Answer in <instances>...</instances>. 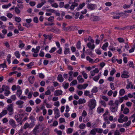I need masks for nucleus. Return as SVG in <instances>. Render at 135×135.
<instances>
[{
  "mask_svg": "<svg viewBox=\"0 0 135 135\" xmlns=\"http://www.w3.org/2000/svg\"><path fill=\"white\" fill-rule=\"evenodd\" d=\"M41 126L40 124L35 126L32 132L33 135H38L39 133L43 130L44 128L40 127Z\"/></svg>",
  "mask_w": 135,
  "mask_h": 135,
  "instance_id": "1",
  "label": "nucleus"
},
{
  "mask_svg": "<svg viewBox=\"0 0 135 135\" xmlns=\"http://www.w3.org/2000/svg\"><path fill=\"white\" fill-rule=\"evenodd\" d=\"M88 106L89 107L90 110L94 109L96 105V102L94 99H91L90 101L88 102Z\"/></svg>",
  "mask_w": 135,
  "mask_h": 135,
  "instance_id": "2",
  "label": "nucleus"
},
{
  "mask_svg": "<svg viewBox=\"0 0 135 135\" xmlns=\"http://www.w3.org/2000/svg\"><path fill=\"white\" fill-rule=\"evenodd\" d=\"M66 28V29L64 30L65 31H74L78 29V27L74 26H71L67 27Z\"/></svg>",
  "mask_w": 135,
  "mask_h": 135,
  "instance_id": "3",
  "label": "nucleus"
},
{
  "mask_svg": "<svg viewBox=\"0 0 135 135\" xmlns=\"http://www.w3.org/2000/svg\"><path fill=\"white\" fill-rule=\"evenodd\" d=\"M13 105L12 104H10L7 107V110L9 111V114L12 115L13 114Z\"/></svg>",
  "mask_w": 135,
  "mask_h": 135,
  "instance_id": "4",
  "label": "nucleus"
},
{
  "mask_svg": "<svg viewBox=\"0 0 135 135\" xmlns=\"http://www.w3.org/2000/svg\"><path fill=\"white\" fill-rule=\"evenodd\" d=\"M46 11L49 12L54 13L56 16H59L60 14L59 12H57L56 10L52 9H46Z\"/></svg>",
  "mask_w": 135,
  "mask_h": 135,
  "instance_id": "5",
  "label": "nucleus"
},
{
  "mask_svg": "<svg viewBox=\"0 0 135 135\" xmlns=\"http://www.w3.org/2000/svg\"><path fill=\"white\" fill-rule=\"evenodd\" d=\"M97 7V6L95 4L90 3L89 4H88L87 5L88 8L89 9L92 10H95Z\"/></svg>",
  "mask_w": 135,
  "mask_h": 135,
  "instance_id": "6",
  "label": "nucleus"
},
{
  "mask_svg": "<svg viewBox=\"0 0 135 135\" xmlns=\"http://www.w3.org/2000/svg\"><path fill=\"white\" fill-rule=\"evenodd\" d=\"M131 120H129L127 123H124L123 125L122 124H118L117 126L119 127H122L126 128L127 127L129 126L131 124Z\"/></svg>",
  "mask_w": 135,
  "mask_h": 135,
  "instance_id": "7",
  "label": "nucleus"
},
{
  "mask_svg": "<svg viewBox=\"0 0 135 135\" xmlns=\"http://www.w3.org/2000/svg\"><path fill=\"white\" fill-rule=\"evenodd\" d=\"M9 124L14 128L16 127V125L15 121L12 119H11L9 121Z\"/></svg>",
  "mask_w": 135,
  "mask_h": 135,
  "instance_id": "8",
  "label": "nucleus"
},
{
  "mask_svg": "<svg viewBox=\"0 0 135 135\" xmlns=\"http://www.w3.org/2000/svg\"><path fill=\"white\" fill-rule=\"evenodd\" d=\"M1 89L2 91L0 90V93H2L3 91L8 90L9 89V87L8 86L3 85L2 86Z\"/></svg>",
  "mask_w": 135,
  "mask_h": 135,
  "instance_id": "9",
  "label": "nucleus"
},
{
  "mask_svg": "<svg viewBox=\"0 0 135 135\" xmlns=\"http://www.w3.org/2000/svg\"><path fill=\"white\" fill-rule=\"evenodd\" d=\"M118 107L114 106V105H111L110 107L111 111L112 112H116L118 109Z\"/></svg>",
  "mask_w": 135,
  "mask_h": 135,
  "instance_id": "10",
  "label": "nucleus"
},
{
  "mask_svg": "<svg viewBox=\"0 0 135 135\" xmlns=\"http://www.w3.org/2000/svg\"><path fill=\"white\" fill-rule=\"evenodd\" d=\"M28 80L29 82L31 84H32L33 83L34 80L35 78L34 76H31L29 77L28 79Z\"/></svg>",
  "mask_w": 135,
  "mask_h": 135,
  "instance_id": "11",
  "label": "nucleus"
},
{
  "mask_svg": "<svg viewBox=\"0 0 135 135\" xmlns=\"http://www.w3.org/2000/svg\"><path fill=\"white\" fill-rule=\"evenodd\" d=\"M57 80L61 83L63 82L64 81V78L62 77V76L61 74H59L57 77Z\"/></svg>",
  "mask_w": 135,
  "mask_h": 135,
  "instance_id": "12",
  "label": "nucleus"
},
{
  "mask_svg": "<svg viewBox=\"0 0 135 135\" xmlns=\"http://www.w3.org/2000/svg\"><path fill=\"white\" fill-rule=\"evenodd\" d=\"M77 79L79 81V82L80 83H82L84 82V80L82 78L81 75H79L77 77Z\"/></svg>",
  "mask_w": 135,
  "mask_h": 135,
  "instance_id": "13",
  "label": "nucleus"
},
{
  "mask_svg": "<svg viewBox=\"0 0 135 135\" xmlns=\"http://www.w3.org/2000/svg\"><path fill=\"white\" fill-rule=\"evenodd\" d=\"M87 46L89 48L91 49L92 50H93L95 47V45L94 44L91 45V43L90 42H89L87 44Z\"/></svg>",
  "mask_w": 135,
  "mask_h": 135,
  "instance_id": "14",
  "label": "nucleus"
},
{
  "mask_svg": "<svg viewBox=\"0 0 135 135\" xmlns=\"http://www.w3.org/2000/svg\"><path fill=\"white\" fill-rule=\"evenodd\" d=\"M86 102V100L84 99L80 98L78 100V103L79 104H81L85 103Z\"/></svg>",
  "mask_w": 135,
  "mask_h": 135,
  "instance_id": "15",
  "label": "nucleus"
},
{
  "mask_svg": "<svg viewBox=\"0 0 135 135\" xmlns=\"http://www.w3.org/2000/svg\"><path fill=\"white\" fill-rule=\"evenodd\" d=\"M108 43L106 42L103 45L102 47V48L104 50H107L106 47H108Z\"/></svg>",
  "mask_w": 135,
  "mask_h": 135,
  "instance_id": "16",
  "label": "nucleus"
},
{
  "mask_svg": "<svg viewBox=\"0 0 135 135\" xmlns=\"http://www.w3.org/2000/svg\"><path fill=\"white\" fill-rule=\"evenodd\" d=\"M54 93H56V94L55 95L56 96H58L62 95V91L61 90H56L55 91Z\"/></svg>",
  "mask_w": 135,
  "mask_h": 135,
  "instance_id": "17",
  "label": "nucleus"
},
{
  "mask_svg": "<svg viewBox=\"0 0 135 135\" xmlns=\"http://www.w3.org/2000/svg\"><path fill=\"white\" fill-rule=\"evenodd\" d=\"M11 5V3H9L8 4H5L3 5L2 6V7L3 9H6L8 8Z\"/></svg>",
  "mask_w": 135,
  "mask_h": 135,
  "instance_id": "18",
  "label": "nucleus"
},
{
  "mask_svg": "<svg viewBox=\"0 0 135 135\" xmlns=\"http://www.w3.org/2000/svg\"><path fill=\"white\" fill-rule=\"evenodd\" d=\"M96 132L99 133H102L103 129L100 128H95Z\"/></svg>",
  "mask_w": 135,
  "mask_h": 135,
  "instance_id": "19",
  "label": "nucleus"
},
{
  "mask_svg": "<svg viewBox=\"0 0 135 135\" xmlns=\"http://www.w3.org/2000/svg\"><path fill=\"white\" fill-rule=\"evenodd\" d=\"M125 93V91L123 89H122L119 91V95L120 96H122Z\"/></svg>",
  "mask_w": 135,
  "mask_h": 135,
  "instance_id": "20",
  "label": "nucleus"
},
{
  "mask_svg": "<svg viewBox=\"0 0 135 135\" xmlns=\"http://www.w3.org/2000/svg\"><path fill=\"white\" fill-rule=\"evenodd\" d=\"M7 65L6 64V61H5L2 64H0V68H7Z\"/></svg>",
  "mask_w": 135,
  "mask_h": 135,
  "instance_id": "21",
  "label": "nucleus"
},
{
  "mask_svg": "<svg viewBox=\"0 0 135 135\" xmlns=\"http://www.w3.org/2000/svg\"><path fill=\"white\" fill-rule=\"evenodd\" d=\"M100 19V17L97 16H94L93 17V21H99Z\"/></svg>",
  "mask_w": 135,
  "mask_h": 135,
  "instance_id": "22",
  "label": "nucleus"
},
{
  "mask_svg": "<svg viewBox=\"0 0 135 135\" xmlns=\"http://www.w3.org/2000/svg\"><path fill=\"white\" fill-rule=\"evenodd\" d=\"M104 109L103 108H101L100 107H98L97 109V112L99 113L104 111Z\"/></svg>",
  "mask_w": 135,
  "mask_h": 135,
  "instance_id": "23",
  "label": "nucleus"
},
{
  "mask_svg": "<svg viewBox=\"0 0 135 135\" xmlns=\"http://www.w3.org/2000/svg\"><path fill=\"white\" fill-rule=\"evenodd\" d=\"M15 55L16 57L18 58H20V55L19 52L18 51H16L15 52Z\"/></svg>",
  "mask_w": 135,
  "mask_h": 135,
  "instance_id": "24",
  "label": "nucleus"
},
{
  "mask_svg": "<svg viewBox=\"0 0 135 135\" xmlns=\"http://www.w3.org/2000/svg\"><path fill=\"white\" fill-rule=\"evenodd\" d=\"M15 11L16 13L17 14H19L20 12L21 11L19 9V8L17 7H16L15 8Z\"/></svg>",
  "mask_w": 135,
  "mask_h": 135,
  "instance_id": "25",
  "label": "nucleus"
},
{
  "mask_svg": "<svg viewBox=\"0 0 135 135\" xmlns=\"http://www.w3.org/2000/svg\"><path fill=\"white\" fill-rule=\"evenodd\" d=\"M54 17L53 16H51L49 17L47 19V20L51 22H53L54 21Z\"/></svg>",
  "mask_w": 135,
  "mask_h": 135,
  "instance_id": "26",
  "label": "nucleus"
},
{
  "mask_svg": "<svg viewBox=\"0 0 135 135\" xmlns=\"http://www.w3.org/2000/svg\"><path fill=\"white\" fill-rule=\"evenodd\" d=\"M116 72V70L114 68H113L110 72V74L111 75L113 76Z\"/></svg>",
  "mask_w": 135,
  "mask_h": 135,
  "instance_id": "27",
  "label": "nucleus"
},
{
  "mask_svg": "<svg viewBox=\"0 0 135 135\" xmlns=\"http://www.w3.org/2000/svg\"><path fill=\"white\" fill-rule=\"evenodd\" d=\"M24 103L23 101L21 100H19L16 102V104L18 105H21Z\"/></svg>",
  "mask_w": 135,
  "mask_h": 135,
  "instance_id": "28",
  "label": "nucleus"
},
{
  "mask_svg": "<svg viewBox=\"0 0 135 135\" xmlns=\"http://www.w3.org/2000/svg\"><path fill=\"white\" fill-rule=\"evenodd\" d=\"M11 56L10 54H8L7 56V60L9 64H10L11 63L10 58Z\"/></svg>",
  "mask_w": 135,
  "mask_h": 135,
  "instance_id": "29",
  "label": "nucleus"
},
{
  "mask_svg": "<svg viewBox=\"0 0 135 135\" xmlns=\"http://www.w3.org/2000/svg\"><path fill=\"white\" fill-rule=\"evenodd\" d=\"M129 112V110L127 108H125L123 110V113L124 114L128 113Z\"/></svg>",
  "mask_w": 135,
  "mask_h": 135,
  "instance_id": "30",
  "label": "nucleus"
},
{
  "mask_svg": "<svg viewBox=\"0 0 135 135\" xmlns=\"http://www.w3.org/2000/svg\"><path fill=\"white\" fill-rule=\"evenodd\" d=\"M51 31L53 32L54 33H56L57 32H59L60 31V30L58 28H56L55 29H52L51 30Z\"/></svg>",
  "mask_w": 135,
  "mask_h": 135,
  "instance_id": "31",
  "label": "nucleus"
},
{
  "mask_svg": "<svg viewBox=\"0 0 135 135\" xmlns=\"http://www.w3.org/2000/svg\"><path fill=\"white\" fill-rule=\"evenodd\" d=\"M16 93L18 97H20V96L22 93V91L21 90H17Z\"/></svg>",
  "mask_w": 135,
  "mask_h": 135,
  "instance_id": "32",
  "label": "nucleus"
},
{
  "mask_svg": "<svg viewBox=\"0 0 135 135\" xmlns=\"http://www.w3.org/2000/svg\"><path fill=\"white\" fill-rule=\"evenodd\" d=\"M116 14L117 15H119L121 17H123V16H124L123 12H118L116 13Z\"/></svg>",
  "mask_w": 135,
  "mask_h": 135,
  "instance_id": "33",
  "label": "nucleus"
},
{
  "mask_svg": "<svg viewBox=\"0 0 135 135\" xmlns=\"http://www.w3.org/2000/svg\"><path fill=\"white\" fill-rule=\"evenodd\" d=\"M73 131V129L71 128H69L67 131V133L68 134H71Z\"/></svg>",
  "mask_w": 135,
  "mask_h": 135,
  "instance_id": "34",
  "label": "nucleus"
},
{
  "mask_svg": "<svg viewBox=\"0 0 135 135\" xmlns=\"http://www.w3.org/2000/svg\"><path fill=\"white\" fill-rule=\"evenodd\" d=\"M98 91L97 87L95 86L92 89L91 92L92 93H96Z\"/></svg>",
  "mask_w": 135,
  "mask_h": 135,
  "instance_id": "35",
  "label": "nucleus"
},
{
  "mask_svg": "<svg viewBox=\"0 0 135 135\" xmlns=\"http://www.w3.org/2000/svg\"><path fill=\"white\" fill-rule=\"evenodd\" d=\"M69 86V84L68 83H66L65 85L64 83H63V85H62V86H63L64 88L65 89H67L68 88Z\"/></svg>",
  "mask_w": 135,
  "mask_h": 135,
  "instance_id": "36",
  "label": "nucleus"
},
{
  "mask_svg": "<svg viewBox=\"0 0 135 135\" xmlns=\"http://www.w3.org/2000/svg\"><path fill=\"white\" fill-rule=\"evenodd\" d=\"M77 83V81L76 80L73 81L70 84L71 86H73V85H75Z\"/></svg>",
  "mask_w": 135,
  "mask_h": 135,
  "instance_id": "37",
  "label": "nucleus"
},
{
  "mask_svg": "<svg viewBox=\"0 0 135 135\" xmlns=\"http://www.w3.org/2000/svg\"><path fill=\"white\" fill-rule=\"evenodd\" d=\"M34 63L33 62H32L26 65L29 68H31V66L34 65Z\"/></svg>",
  "mask_w": 135,
  "mask_h": 135,
  "instance_id": "38",
  "label": "nucleus"
},
{
  "mask_svg": "<svg viewBox=\"0 0 135 135\" xmlns=\"http://www.w3.org/2000/svg\"><path fill=\"white\" fill-rule=\"evenodd\" d=\"M32 110V108L31 107H26L25 110L27 112H30Z\"/></svg>",
  "mask_w": 135,
  "mask_h": 135,
  "instance_id": "39",
  "label": "nucleus"
},
{
  "mask_svg": "<svg viewBox=\"0 0 135 135\" xmlns=\"http://www.w3.org/2000/svg\"><path fill=\"white\" fill-rule=\"evenodd\" d=\"M82 75H83L84 78L85 79H86L88 78V76L87 74L85 73V71H83L82 72Z\"/></svg>",
  "mask_w": 135,
  "mask_h": 135,
  "instance_id": "40",
  "label": "nucleus"
},
{
  "mask_svg": "<svg viewBox=\"0 0 135 135\" xmlns=\"http://www.w3.org/2000/svg\"><path fill=\"white\" fill-rule=\"evenodd\" d=\"M95 128L92 129L90 132V134L92 135H95L96 134Z\"/></svg>",
  "mask_w": 135,
  "mask_h": 135,
  "instance_id": "41",
  "label": "nucleus"
},
{
  "mask_svg": "<svg viewBox=\"0 0 135 135\" xmlns=\"http://www.w3.org/2000/svg\"><path fill=\"white\" fill-rule=\"evenodd\" d=\"M121 76V77L122 78H129V75H128L125 74L123 73H122V74Z\"/></svg>",
  "mask_w": 135,
  "mask_h": 135,
  "instance_id": "42",
  "label": "nucleus"
},
{
  "mask_svg": "<svg viewBox=\"0 0 135 135\" xmlns=\"http://www.w3.org/2000/svg\"><path fill=\"white\" fill-rule=\"evenodd\" d=\"M110 86L111 89L113 90H114L115 88L114 87V84L112 83H110Z\"/></svg>",
  "mask_w": 135,
  "mask_h": 135,
  "instance_id": "43",
  "label": "nucleus"
},
{
  "mask_svg": "<svg viewBox=\"0 0 135 135\" xmlns=\"http://www.w3.org/2000/svg\"><path fill=\"white\" fill-rule=\"evenodd\" d=\"M76 47L77 49H79L81 47V43L80 41H78L76 44Z\"/></svg>",
  "mask_w": 135,
  "mask_h": 135,
  "instance_id": "44",
  "label": "nucleus"
},
{
  "mask_svg": "<svg viewBox=\"0 0 135 135\" xmlns=\"http://www.w3.org/2000/svg\"><path fill=\"white\" fill-rule=\"evenodd\" d=\"M115 29L119 30H124L125 28L123 27H115L114 28Z\"/></svg>",
  "mask_w": 135,
  "mask_h": 135,
  "instance_id": "45",
  "label": "nucleus"
},
{
  "mask_svg": "<svg viewBox=\"0 0 135 135\" xmlns=\"http://www.w3.org/2000/svg\"><path fill=\"white\" fill-rule=\"evenodd\" d=\"M64 3L63 2H59V7L60 8H62L64 7Z\"/></svg>",
  "mask_w": 135,
  "mask_h": 135,
  "instance_id": "46",
  "label": "nucleus"
},
{
  "mask_svg": "<svg viewBox=\"0 0 135 135\" xmlns=\"http://www.w3.org/2000/svg\"><path fill=\"white\" fill-rule=\"evenodd\" d=\"M15 21L18 22H20L21 21V18L20 17H16L15 18Z\"/></svg>",
  "mask_w": 135,
  "mask_h": 135,
  "instance_id": "47",
  "label": "nucleus"
},
{
  "mask_svg": "<svg viewBox=\"0 0 135 135\" xmlns=\"http://www.w3.org/2000/svg\"><path fill=\"white\" fill-rule=\"evenodd\" d=\"M85 127V124L84 123L81 124L79 126V128L81 129H84Z\"/></svg>",
  "mask_w": 135,
  "mask_h": 135,
  "instance_id": "48",
  "label": "nucleus"
},
{
  "mask_svg": "<svg viewBox=\"0 0 135 135\" xmlns=\"http://www.w3.org/2000/svg\"><path fill=\"white\" fill-rule=\"evenodd\" d=\"M33 21L36 23H38V18L37 17H35L33 18Z\"/></svg>",
  "mask_w": 135,
  "mask_h": 135,
  "instance_id": "49",
  "label": "nucleus"
},
{
  "mask_svg": "<svg viewBox=\"0 0 135 135\" xmlns=\"http://www.w3.org/2000/svg\"><path fill=\"white\" fill-rule=\"evenodd\" d=\"M64 7L67 10L69 9L70 5L69 4H67L64 5Z\"/></svg>",
  "mask_w": 135,
  "mask_h": 135,
  "instance_id": "50",
  "label": "nucleus"
},
{
  "mask_svg": "<svg viewBox=\"0 0 135 135\" xmlns=\"http://www.w3.org/2000/svg\"><path fill=\"white\" fill-rule=\"evenodd\" d=\"M129 65L130 66V67H132L134 68V67L133 65V62L132 61H129Z\"/></svg>",
  "mask_w": 135,
  "mask_h": 135,
  "instance_id": "51",
  "label": "nucleus"
},
{
  "mask_svg": "<svg viewBox=\"0 0 135 135\" xmlns=\"http://www.w3.org/2000/svg\"><path fill=\"white\" fill-rule=\"evenodd\" d=\"M59 120L60 123H62L63 122H65V119L63 118H60L59 119Z\"/></svg>",
  "mask_w": 135,
  "mask_h": 135,
  "instance_id": "52",
  "label": "nucleus"
},
{
  "mask_svg": "<svg viewBox=\"0 0 135 135\" xmlns=\"http://www.w3.org/2000/svg\"><path fill=\"white\" fill-rule=\"evenodd\" d=\"M44 5V3H38L37 6V8H40Z\"/></svg>",
  "mask_w": 135,
  "mask_h": 135,
  "instance_id": "53",
  "label": "nucleus"
},
{
  "mask_svg": "<svg viewBox=\"0 0 135 135\" xmlns=\"http://www.w3.org/2000/svg\"><path fill=\"white\" fill-rule=\"evenodd\" d=\"M118 41L120 43H122L123 42L124 40L123 38H119L117 39Z\"/></svg>",
  "mask_w": 135,
  "mask_h": 135,
  "instance_id": "54",
  "label": "nucleus"
},
{
  "mask_svg": "<svg viewBox=\"0 0 135 135\" xmlns=\"http://www.w3.org/2000/svg\"><path fill=\"white\" fill-rule=\"evenodd\" d=\"M67 24L64 22L62 24V27H63L62 28V29L64 31L66 29V26Z\"/></svg>",
  "mask_w": 135,
  "mask_h": 135,
  "instance_id": "55",
  "label": "nucleus"
},
{
  "mask_svg": "<svg viewBox=\"0 0 135 135\" xmlns=\"http://www.w3.org/2000/svg\"><path fill=\"white\" fill-rule=\"evenodd\" d=\"M7 16L9 18H11L13 17V15L10 13H8L7 14Z\"/></svg>",
  "mask_w": 135,
  "mask_h": 135,
  "instance_id": "56",
  "label": "nucleus"
},
{
  "mask_svg": "<svg viewBox=\"0 0 135 135\" xmlns=\"http://www.w3.org/2000/svg\"><path fill=\"white\" fill-rule=\"evenodd\" d=\"M17 7L18 8H19L21 9H22L23 7V5L22 4H17Z\"/></svg>",
  "mask_w": 135,
  "mask_h": 135,
  "instance_id": "57",
  "label": "nucleus"
},
{
  "mask_svg": "<svg viewBox=\"0 0 135 135\" xmlns=\"http://www.w3.org/2000/svg\"><path fill=\"white\" fill-rule=\"evenodd\" d=\"M29 4L30 6L33 7L35 5L36 2L34 1H31L29 3Z\"/></svg>",
  "mask_w": 135,
  "mask_h": 135,
  "instance_id": "58",
  "label": "nucleus"
},
{
  "mask_svg": "<svg viewBox=\"0 0 135 135\" xmlns=\"http://www.w3.org/2000/svg\"><path fill=\"white\" fill-rule=\"evenodd\" d=\"M85 3L84 2L82 4H80L79 6L80 9H82L85 6Z\"/></svg>",
  "mask_w": 135,
  "mask_h": 135,
  "instance_id": "59",
  "label": "nucleus"
},
{
  "mask_svg": "<svg viewBox=\"0 0 135 135\" xmlns=\"http://www.w3.org/2000/svg\"><path fill=\"white\" fill-rule=\"evenodd\" d=\"M51 6L52 7H55V8H57L58 7V5L57 3H55L53 4H52L51 5Z\"/></svg>",
  "mask_w": 135,
  "mask_h": 135,
  "instance_id": "60",
  "label": "nucleus"
},
{
  "mask_svg": "<svg viewBox=\"0 0 135 135\" xmlns=\"http://www.w3.org/2000/svg\"><path fill=\"white\" fill-rule=\"evenodd\" d=\"M56 50V48L54 47L51 48V50L49 52L50 53H52L54 52Z\"/></svg>",
  "mask_w": 135,
  "mask_h": 135,
  "instance_id": "61",
  "label": "nucleus"
},
{
  "mask_svg": "<svg viewBox=\"0 0 135 135\" xmlns=\"http://www.w3.org/2000/svg\"><path fill=\"white\" fill-rule=\"evenodd\" d=\"M114 78L113 77L110 76L109 77L108 79V80L109 81H113L114 80Z\"/></svg>",
  "mask_w": 135,
  "mask_h": 135,
  "instance_id": "62",
  "label": "nucleus"
},
{
  "mask_svg": "<svg viewBox=\"0 0 135 135\" xmlns=\"http://www.w3.org/2000/svg\"><path fill=\"white\" fill-rule=\"evenodd\" d=\"M39 55L40 57H43L44 56V53L43 51H41L40 52L39 54Z\"/></svg>",
  "mask_w": 135,
  "mask_h": 135,
  "instance_id": "63",
  "label": "nucleus"
},
{
  "mask_svg": "<svg viewBox=\"0 0 135 135\" xmlns=\"http://www.w3.org/2000/svg\"><path fill=\"white\" fill-rule=\"evenodd\" d=\"M6 91L4 93V94L6 96H8L11 93L10 91L9 90H8Z\"/></svg>",
  "mask_w": 135,
  "mask_h": 135,
  "instance_id": "64",
  "label": "nucleus"
}]
</instances>
